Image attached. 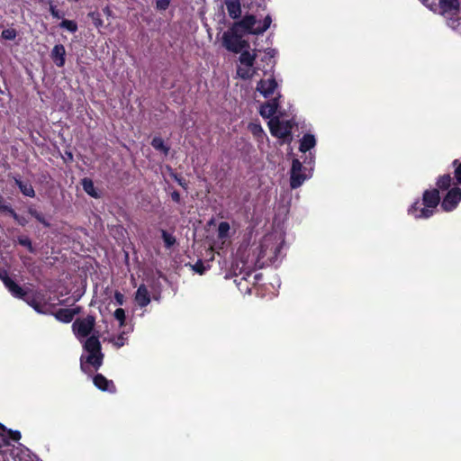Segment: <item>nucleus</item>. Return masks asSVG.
I'll use <instances>...</instances> for the list:
<instances>
[{
    "mask_svg": "<svg viewBox=\"0 0 461 461\" xmlns=\"http://www.w3.org/2000/svg\"><path fill=\"white\" fill-rule=\"evenodd\" d=\"M66 155H67V157L68 158V159L70 161L73 160V154H72V152H66Z\"/></svg>",
    "mask_w": 461,
    "mask_h": 461,
    "instance_id": "obj_48",
    "label": "nucleus"
},
{
    "mask_svg": "<svg viewBox=\"0 0 461 461\" xmlns=\"http://www.w3.org/2000/svg\"><path fill=\"white\" fill-rule=\"evenodd\" d=\"M114 318L120 322V326H123L125 322V311L122 308H118L113 313Z\"/></svg>",
    "mask_w": 461,
    "mask_h": 461,
    "instance_id": "obj_34",
    "label": "nucleus"
},
{
    "mask_svg": "<svg viewBox=\"0 0 461 461\" xmlns=\"http://www.w3.org/2000/svg\"><path fill=\"white\" fill-rule=\"evenodd\" d=\"M93 383L99 390L110 393H115L117 389L113 380L107 379L102 374H96L93 378Z\"/></svg>",
    "mask_w": 461,
    "mask_h": 461,
    "instance_id": "obj_12",
    "label": "nucleus"
},
{
    "mask_svg": "<svg viewBox=\"0 0 461 461\" xmlns=\"http://www.w3.org/2000/svg\"><path fill=\"white\" fill-rule=\"evenodd\" d=\"M192 269L199 275H203L207 268L205 267L203 260L198 259L194 265H192Z\"/></svg>",
    "mask_w": 461,
    "mask_h": 461,
    "instance_id": "obj_33",
    "label": "nucleus"
},
{
    "mask_svg": "<svg viewBox=\"0 0 461 461\" xmlns=\"http://www.w3.org/2000/svg\"><path fill=\"white\" fill-rule=\"evenodd\" d=\"M14 297L21 299L31 306L36 312L41 314L50 313V305L46 300V294L41 290H25L22 287L21 295L14 294Z\"/></svg>",
    "mask_w": 461,
    "mask_h": 461,
    "instance_id": "obj_3",
    "label": "nucleus"
},
{
    "mask_svg": "<svg viewBox=\"0 0 461 461\" xmlns=\"http://www.w3.org/2000/svg\"><path fill=\"white\" fill-rule=\"evenodd\" d=\"M151 146L158 151H161L165 156L169 153L170 148L165 144L164 140L160 137H154L151 140Z\"/></svg>",
    "mask_w": 461,
    "mask_h": 461,
    "instance_id": "obj_23",
    "label": "nucleus"
},
{
    "mask_svg": "<svg viewBox=\"0 0 461 461\" xmlns=\"http://www.w3.org/2000/svg\"><path fill=\"white\" fill-rule=\"evenodd\" d=\"M171 198L176 203H179L181 201L180 194L178 191L176 190L171 193Z\"/></svg>",
    "mask_w": 461,
    "mask_h": 461,
    "instance_id": "obj_44",
    "label": "nucleus"
},
{
    "mask_svg": "<svg viewBox=\"0 0 461 461\" xmlns=\"http://www.w3.org/2000/svg\"><path fill=\"white\" fill-rule=\"evenodd\" d=\"M225 5L229 16L233 19H240L241 16L240 0H225Z\"/></svg>",
    "mask_w": 461,
    "mask_h": 461,
    "instance_id": "obj_17",
    "label": "nucleus"
},
{
    "mask_svg": "<svg viewBox=\"0 0 461 461\" xmlns=\"http://www.w3.org/2000/svg\"><path fill=\"white\" fill-rule=\"evenodd\" d=\"M17 243L23 247H25L30 253L35 254L36 249L33 247L31 239L28 236H18Z\"/></svg>",
    "mask_w": 461,
    "mask_h": 461,
    "instance_id": "obj_25",
    "label": "nucleus"
},
{
    "mask_svg": "<svg viewBox=\"0 0 461 461\" xmlns=\"http://www.w3.org/2000/svg\"><path fill=\"white\" fill-rule=\"evenodd\" d=\"M240 53L239 60L244 67H239L237 68V75L244 80L250 79L256 74L258 69L257 68H254L257 54L250 53L247 49H244Z\"/></svg>",
    "mask_w": 461,
    "mask_h": 461,
    "instance_id": "obj_6",
    "label": "nucleus"
},
{
    "mask_svg": "<svg viewBox=\"0 0 461 461\" xmlns=\"http://www.w3.org/2000/svg\"><path fill=\"white\" fill-rule=\"evenodd\" d=\"M17 36V32L14 28H8L2 32L1 37L7 41H14Z\"/></svg>",
    "mask_w": 461,
    "mask_h": 461,
    "instance_id": "obj_32",
    "label": "nucleus"
},
{
    "mask_svg": "<svg viewBox=\"0 0 461 461\" xmlns=\"http://www.w3.org/2000/svg\"><path fill=\"white\" fill-rule=\"evenodd\" d=\"M461 202V188L455 186L449 189L444 196L440 205L444 212L455 210Z\"/></svg>",
    "mask_w": 461,
    "mask_h": 461,
    "instance_id": "obj_9",
    "label": "nucleus"
},
{
    "mask_svg": "<svg viewBox=\"0 0 461 461\" xmlns=\"http://www.w3.org/2000/svg\"><path fill=\"white\" fill-rule=\"evenodd\" d=\"M9 445V441L7 438H3L2 440H0V449L3 447H5V446H8Z\"/></svg>",
    "mask_w": 461,
    "mask_h": 461,
    "instance_id": "obj_47",
    "label": "nucleus"
},
{
    "mask_svg": "<svg viewBox=\"0 0 461 461\" xmlns=\"http://www.w3.org/2000/svg\"><path fill=\"white\" fill-rule=\"evenodd\" d=\"M453 166L456 167L454 171L455 178L456 179L457 183L461 185V162H459L457 159H455L453 161Z\"/></svg>",
    "mask_w": 461,
    "mask_h": 461,
    "instance_id": "obj_36",
    "label": "nucleus"
},
{
    "mask_svg": "<svg viewBox=\"0 0 461 461\" xmlns=\"http://www.w3.org/2000/svg\"><path fill=\"white\" fill-rule=\"evenodd\" d=\"M14 182L23 195L32 198L35 196V191L32 184L23 182L19 177H14Z\"/></svg>",
    "mask_w": 461,
    "mask_h": 461,
    "instance_id": "obj_19",
    "label": "nucleus"
},
{
    "mask_svg": "<svg viewBox=\"0 0 461 461\" xmlns=\"http://www.w3.org/2000/svg\"><path fill=\"white\" fill-rule=\"evenodd\" d=\"M307 178L306 175L303 173V165L298 158L293 159L292 167L290 170V186L292 189L300 187Z\"/></svg>",
    "mask_w": 461,
    "mask_h": 461,
    "instance_id": "obj_10",
    "label": "nucleus"
},
{
    "mask_svg": "<svg viewBox=\"0 0 461 461\" xmlns=\"http://www.w3.org/2000/svg\"><path fill=\"white\" fill-rule=\"evenodd\" d=\"M0 429L2 431H6L7 430L6 427L5 425H3L2 423H0Z\"/></svg>",
    "mask_w": 461,
    "mask_h": 461,
    "instance_id": "obj_50",
    "label": "nucleus"
},
{
    "mask_svg": "<svg viewBox=\"0 0 461 461\" xmlns=\"http://www.w3.org/2000/svg\"><path fill=\"white\" fill-rule=\"evenodd\" d=\"M114 300L117 304L123 305L124 303V295L120 291H115L114 293Z\"/></svg>",
    "mask_w": 461,
    "mask_h": 461,
    "instance_id": "obj_41",
    "label": "nucleus"
},
{
    "mask_svg": "<svg viewBox=\"0 0 461 461\" xmlns=\"http://www.w3.org/2000/svg\"><path fill=\"white\" fill-rule=\"evenodd\" d=\"M270 133L284 142L290 143L292 140V123L289 121L281 122L279 119H271L268 122Z\"/></svg>",
    "mask_w": 461,
    "mask_h": 461,
    "instance_id": "obj_7",
    "label": "nucleus"
},
{
    "mask_svg": "<svg viewBox=\"0 0 461 461\" xmlns=\"http://www.w3.org/2000/svg\"><path fill=\"white\" fill-rule=\"evenodd\" d=\"M242 38V33L232 31V27H230L229 30L223 33L222 44L229 51L238 54L244 49L249 48V41Z\"/></svg>",
    "mask_w": 461,
    "mask_h": 461,
    "instance_id": "obj_5",
    "label": "nucleus"
},
{
    "mask_svg": "<svg viewBox=\"0 0 461 461\" xmlns=\"http://www.w3.org/2000/svg\"><path fill=\"white\" fill-rule=\"evenodd\" d=\"M9 214L14 218V220L15 221L18 222V224H20L21 226H25L28 221L27 220L23 217V216H20L14 209H10V212Z\"/></svg>",
    "mask_w": 461,
    "mask_h": 461,
    "instance_id": "obj_35",
    "label": "nucleus"
},
{
    "mask_svg": "<svg viewBox=\"0 0 461 461\" xmlns=\"http://www.w3.org/2000/svg\"><path fill=\"white\" fill-rule=\"evenodd\" d=\"M277 88V82L274 77L268 79H260L257 84V90L266 98L274 94Z\"/></svg>",
    "mask_w": 461,
    "mask_h": 461,
    "instance_id": "obj_11",
    "label": "nucleus"
},
{
    "mask_svg": "<svg viewBox=\"0 0 461 461\" xmlns=\"http://www.w3.org/2000/svg\"><path fill=\"white\" fill-rule=\"evenodd\" d=\"M70 312H72V317L74 318L75 315H77L82 312V307L77 306L75 308L70 309Z\"/></svg>",
    "mask_w": 461,
    "mask_h": 461,
    "instance_id": "obj_45",
    "label": "nucleus"
},
{
    "mask_svg": "<svg viewBox=\"0 0 461 461\" xmlns=\"http://www.w3.org/2000/svg\"><path fill=\"white\" fill-rule=\"evenodd\" d=\"M68 299H64V300L59 301V304H60V305H66V304H67V303H68Z\"/></svg>",
    "mask_w": 461,
    "mask_h": 461,
    "instance_id": "obj_49",
    "label": "nucleus"
},
{
    "mask_svg": "<svg viewBox=\"0 0 461 461\" xmlns=\"http://www.w3.org/2000/svg\"><path fill=\"white\" fill-rule=\"evenodd\" d=\"M28 213L35 218L40 223L43 224L45 227H49L50 223L46 221L43 214L40 212H38L36 209L30 207L28 209Z\"/></svg>",
    "mask_w": 461,
    "mask_h": 461,
    "instance_id": "obj_29",
    "label": "nucleus"
},
{
    "mask_svg": "<svg viewBox=\"0 0 461 461\" xmlns=\"http://www.w3.org/2000/svg\"><path fill=\"white\" fill-rule=\"evenodd\" d=\"M452 184V177L449 174H445L443 176H438L436 185L439 190H448Z\"/></svg>",
    "mask_w": 461,
    "mask_h": 461,
    "instance_id": "obj_24",
    "label": "nucleus"
},
{
    "mask_svg": "<svg viewBox=\"0 0 461 461\" xmlns=\"http://www.w3.org/2000/svg\"><path fill=\"white\" fill-rule=\"evenodd\" d=\"M271 52H272V50H269V51L266 52L261 60L263 62L267 63V64L269 62H271L272 59H274V55Z\"/></svg>",
    "mask_w": 461,
    "mask_h": 461,
    "instance_id": "obj_43",
    "label": "nucleus"
},
{
    "mask_svg": "<svg viewBox=\"0 0 461 461\" xmlns=\"http://www.w3.org/2000/svg\"><path fill=\"white\" fill-rule=\"evenodd\" d=\"M249 130L253 134V136L258 140L262 139L266 135L263 128L259 123H249Z\"/></svg>",
    "mask_w": 461,
    "mask_h": 461,
    "instance_id": "obj_27",
    "label": "nucleus"
},
{
    "mask_svg": "<svg viewBox=\"0 0 461 461\" xmlns=\"http://www.w3.org/2000/svg\"><path fill=\"white\" fill-rule=\"evenodd\" d=\"M10 209H13V208L7 204H5L4 197L0 194V212L9 213Z\"/></svg>",
    "mask_w": 461,
    "mask_h": 461,
    "instance_id": "obj_42",
    "label": "nucleus"
},
{
    "mask_svg": "<svg viewBox=\"0 0 461 461\" xmlns=\"http://www.w3.org/2000/svg\"><path fill=\"white\" fill-rule=\"evenodd\" d=\"M52 314L56 320L63 323H69L73 321L72 312L69 308H60Z\"/></svg>",
    "mask_w": 461,
    "mask_h": 461,
    "instance_id": "obj_21",
    "label": "nucleus"
},
{
    "mask_svg": "<svg viewBox=\"0 0 461 461\" xmlns=\"http://www.w3.org/2000/svg\"><path fill=\"white\" fill-rule=\"evenodd\" d=\"M439 7L442 13L458 12L460 8L459 0H439Z\"/></svg>",
    "mask_w": 461,
    "mask_h": 461,
    "instance_id": "obj_20",
    "label": "nucleus"
},
{
    "mask_svg": "<svg viewBox=\"0 0 461 461\" xmlns=\"http://www.w3.org/2000/svg\"><path fill=\"white\" fill-rule=\"evenodd\" d=\"M103 13L107 16V17H110L112 16L113 14V11L111 10V8L106 5L104 9H103Z\"/></svg>",
    "mask_w": 461,
    "mask_h": 461,
    "instance_id": "obj_46",
    "label": "nucleus"
},
{
    "mask_svg": "<svg viewBox=\"0 0 461 461\" xmlns=\"http://www.w3.org/2000/svg\"><path fill=\"white\" fill-rule=\"evenodd\" d=\"M50 14L57 19H60L63 17L64 14L60 12L55 5H50Z\"/></svg>",
    "mask_w": 461,
    "mask_h": 461,
    "instance_id": "obj_38",
    "label": "nucleus"
},
{
    "mask_svg": "<svg viewBox=\"0 0 461 461\" xmlns=\"http://www.w3.org/2000/svg\"><path fill=\"white\" fill-rule=\"evenodd\" d=\"M95 325V318L87 315L85 318H77L72 324V330L77 339L88 337Z\"/></svg>",
    "mask_w": 461,
    "mask_h": 461,
    "instance_id": "obj_8",
    "label": "nucleus"
},
{
    "mask_svg": "<svg viewBox=\"0 0 461 461\" xmlns=\"http://www.w3.org/2000/svg\"><path fill=\"white\" fill-rule=\"evenodd\" d=\"M171 0H157L156 8L159 11H166L170 5Z\"/></svg>",
    "mask_w": 461,
    "mask_h": 461,
    "instance_id": "obj_37",
    "label": "nucleus"
},
{
    "mask_svg": "<svg viewBox=\"0 0 461 461\" xmlns=\"http://www.w3.org/2000/svg\"><path fill=\"white\" fill-rule=\"evenodd\" d=\"M173 176H174V179L177 182V184L179 185H181L185 190H187L188 183H187V181L184 177L179 176L176 174L173 175Z\"/></svg>",
    "mask_w": 461,
    "mask_h": 461,
    "instance_id": "obj_39",
    "label": "nucleus"
},
{
    "mask_svg": "<svg viewBox=\"0 0 461 461\" xmlns=\"http://www.w3.org/2000/svg\"><path fill=\"white\" fill-rule=\"evenodd\" d=\"M84 349L88 352L86 363L91 365L97 370L103 365L104 354L102 353V346L99 337L92 335L86 339L84 343Z\"/></svg>",
    "mask_w": 461,
    "mask_h": 461,
    "instance_id": "obj_4",
    "label": "nucleus"
},
{
    "mask_svg": "<svg viewBox=\"0 0 461 461\" xmlns=\"http://www.w3.org/2000/svg\"><path fill=\"white\" fill-rule=\"evenodd\" d=\"M272 18L267 14L262 23H258L257 18L254 14H246L240 21L234 22L230 26L232 31H237L240 33L258 35L265 32L271 25Z\"/></svg>",
    "mask_w": 461,
    "mask_h": 461,
    "instance_id": "obj_2",
    "label": "nucleus"
},
{
    "mask_svg": "<svg viewBox=\"0 0 461 461\" xmlns=\"http://www.w3.org/2000/svg\"><path fill=\"white\" fill-rule=\"evenodd\" d=\"M278 106V98H273L260 105L259 113L263 118L269 119L276 113Z\"/></svg>",
    "mask_w": 461,
    "mask_h": 461,
    "instance_id": "obj_14",
    "label": "nucleus"
},
{
    "mask_svg": "<svg viewBox=\"0 0 461 461\" xmlns=\"http://www.w3.org/2000/svg\"><path fill=\"white\" fill-rule=\"evenodd\" d=\"M161 238L167 249L172 248L176 242L175 236H173L171 233H168L165 230H161Z\"/></svg>",
    "mask_w": 461,
    "mask_h": 461,
    "instance_id": "obj_28",
    "label": "nucleus"
},
{
    "mask_svg": "<svg viewBox=\"0 0 461 461\" xmlns=\"http://www.w3.org/2000/svg\"><path fill=\"white\" fill-rule=\"evenodd\" d=\"M5 432L8 433L9 438L14 441H18L21 439V432L18 430L7 429Z\"/></svg>",
    "mask_w": 461,
    "mask_h": 461,
    "instance_id": "obj_40",
    "label": "nucleus"
},
{
    "mask_svg": "<svg viewBox=\"0 0 461 461\" xmlns=\"http://www.w3.org/2000/svg\"><path fill=\"white\" fill-rule=\"evenodd\" d=\"M50 57L59 68H62L66 62V50L62 44H56L50 53Z\"/></svg>",
    "mask_w": 461,
    "mask_h": 461,
    "instance_id": "obj_15",
    "label": "nucleus"
},
{
    "mask_svg": "<svg viewBox=\"0 0 461 461\" xmlns=\"http://www.w3.org/2000/svg\"><path fill=\"white\" fill-rule=\"evenodd\" d=\"M230 231V224L227 221L220 222L218 226V237L220 239H224L228 236Z\"/></svg>",
    "mask_w": 461,
    "mask_h": 461,
    "instance_id": "obj_31",
    "label": "nucleus"
},
{
    "mask_svg": "<svg viewBox=\"0 0 461 461\" xmlns=\"http://www.w3.org/2000/svg\"><path fill=\"white\" fill-rule=\"evenodd\" d=\"M440 203L438 189H427L422 194V208H420V201L414 202L408 209V213L415 219H428L434 214V209Z\"/></svg>",
    "mask_w": 461,
    "mask_h": 461,
    "instance_id": "obj_1",
    "label": "nucleus"
},
{
    "mask_svg": "<svg viewBox=\"0 0 461 461\" xmlns=\"http://www.w3.org/2000/svg\"><path fill=\"white\" fill-rule=\"evenodd\" d=\"M87 16L92 20L94 26L96 29L104 27V21L102 15L98 11H93L88 13Z\"/></svg>",
    "mask_w": 461,
    "mask_h": 461,
    "instance_id": "obj_26",
    "label": "nucleus"
},
{
    "mask_svg": "<svg viewBox=\"0 0 461 461\" xmlns=\"http://www.w3.org/2000/svg\"><path fill=\"white\" fill-rule=\"evenodd\" d=\"M136 303L143 308L149 304L150 295L145 285L141 284L135 293Z\"/></svg>",
    "mask_w": 461,
    "mask_h": 461,
    "instance_id": "obj_16",
    "label": "nucleus"
},
{
    "mask_svg": "<svg viewBox=\"0 0 461 461\" xmlns=\"http://www.w3.org/2000/svg\"><path fill=\"white\" fill-rule=\"evenodd\" d=\"M0 279L12 295H21L22 287L8 276V272L5 269H0Z\"/></svg>",
    "mask_w": 461,
    "mask_h": 461,
    "instance_id": "obj_13",
    "label": "nucleus"
},
{
    "mask_svg": "<svg viewBox=\"0 0 461 461\" xmlns=\"http://www.w3.org/2000/svg\"><path fill=\"white\" fill-rule=\"evenodd\" d=\"M59 27L64 28L72 33L76 32L78 29L77 23L75 21L66 19L59 23Z\"/></svg>",
    "mask_w": 461,
    "mask_h": 461,
    "instance_id": "obj_30",
    "label": "nucleus"
},
{
    "mask_svg": "<svg viewBox=\"0 0 461 461\" xmlns=\"http://www.w3.org/2000/svg\"><path fill=\"white\" fill-rule=\"evenodd\" d=\"M82 185H83L84 191L91 197H94V198L100 197L99 194L95 190V185H94V182L92 181V179L84 178L82 180Z\"/></svg>",
    "mask_w": 461,
    "mask_h": 461,
    "instance_id": "obj_22",
    "label": "nucleus"
},
{
    "mask_svg": "<svg viewBox=\"0 0 461 461\" xmlns=\"http://www.w3.org/2000/svg\"><path fill=\"white\" fill-rule=\"evenodd\" d=\"M316 145L315 137L312 134H304L300 141L299 150L303 153L309 151Z\"/></svg>",
    "mask_w": 461,
    "mask_h": 461,
    "instance_id": "obj_18",
    "label": "nucleus"
}]
</instances>
